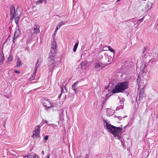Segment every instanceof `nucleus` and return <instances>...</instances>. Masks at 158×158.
<instances>
[{"mask_svg": "<svg viewBox=\"0 0 158 158\" xmlns=\"http://www.w3.org/2000/svg\"><path fill=\"white\" fill-rule=\"evenodd\" d=\"M78 43H76L74 45L73 49V51L75 52L76 51L78 47Z\"/></svg>", "mask_w": 158, "mask_h": 158, "instance_id": "23", "label": "nucleus"}, {"mask_svg": "<svg viewBox=\"0 0 158 158\" xmlns=\"http://www.w3.org/2000/svg\"><path fill=\"white\" fill-rule=\"evenodd\" d=\"M10 19L13 20L15 17V22L17 25L19 19V17L22 12V9L20 6L17 7L15 10V7L12 6L10 7Z\"/></svg>", "mask_w": 158, "mask_h": 158, "instance_id": "2", "label": "nucleus"}, {"mask_svg": "<svg viewBox=\"0 0 158 158\" xmlns=\"http://www.w3.org/2000/svg\"><path fill=\"white\" fill-rule=\"evenodd\" d=\"M104 121L105 122L104 125L106 126L110 132L112 133L115 139H120L122 141V140L120 139L122 131L123 130L122 127H117L111 125L107 123L106 120H104Z\"/></svg>", "mask_w": 158, "mask_h": 158, "instance_id": "1", "label": "nucleus"}, {"mask_svg": "<svg viewBox=\"0 0 158 158\" xmlns=\"http://www.w3.org/2000/svg\"><path fill=\"white\" fill-rule=\"evenodd\" d=\"M112 114H113V113H112L111 114V115H112Z\"/></svg>", "mask_w": 158, "mask_h": 158, "instance_id": "45", "label": "nucleus"}, {"mask_svg": "<svg viewBox=\"0 0 158 158\" xmlns=\"http://www.w3.org/2000/svg\"><path fill=\"white\" fill-rule=\"evenodd\" d=\"M14 38V39H13V42L14 43L15 42V38Z\"/></svg>", "mask_w": 158, "mask_h": 158, "instance_id": "36", "label": "nucleus"}, {"mask_svg": "<svg viewBox=\"0 0 158 158\" xmlns=\"http://www.w3.org/2000/svg\"><path fill=\"white\" fill-rule=\"evenodd\" d=\"M51 49L52 50L56 51V43L55 41L52 42L51 44Z\"/></svg>", "mask_w": 158, "mask_h": 158, "instance_id": "10", "label": "nucleus"}, {"mask_svg": "<svg viewBox=\"0 0 158 158\" xmlns=\"http://www.w3.org/2000/svg\"><path fill=\"white\" fill-rule=\"evenodd\" d=\"M42 103L47 108H49L52 106L50 102L47 100H43L42 102Z\"/></svg>", "mask_w": 158, "mask_h": 158, "instance_id": "7", "label": "nucleus"}, {"mask_svg": "<svg viewBox=\"0 0 158 158\" xmlns=\"http://www.w3.org/2000/svg\"><path fill=\"white\" fill-rule=\"evenodd\" d=\"M109 47H104L103 48V51L109 50Z\"/></svg>", "mask_w": 158, "mask_h": 158, "instance_id": "28", "label": "nucleus"}, {"mask_svg": "<svg viewBox=\"0 0 158 158\" xmlns=\"http://www.w3.org/2000/svg\"><path fill=\"white\" fill-rule=\"evenodd\" d=\"M42 154H43V155L44 154V151H43L42 152Z\"/></svg>", "mask_w": 158, "mask_h": 158, "instance_id": "37", "label": "nucleus"}, {"mask_svg": "<svg viewBox=\"0 0 158 158\" xmlns=\"http://www.w3.org/2000/svg\"><path fill=\"white\" fill-rule=\"evenodd\" d=\"M56 52L57 51L51 50L49 53L48 59H54V57Z\"/></svg>", "mask_w": 158, "mask_h": 158, "instance_id": "6", "label": "nucleus"}, {"mask_svg": "<svg viewBox=\"0 0 158 158\" xmlns=\"http://www.w3.org/2000/svg\"><path fill=\"white\" fill-rule=\"evenodd\" d=\"M144 94V90H143V88L142 89H141L139 95V99H141L142 98L143 95Z\"/></svg>", "mask_w": 158, "mask_h": 158, "instance_id": "15", "label": "nucleus"}, {"mask_svg": "<svg viewBox=\"0 0 158 158\" xmlns=\"http://www.w3.org/2000/svg\"><path fill=\"white\" fill-rule=\"evenodd\" d=\"M43 2L44 4H46L47 3L46 0H38L37 1L36 4V5L40 4L42 3Z\"/></svg>", "mask_w": 158, "mask_h": 158, "instance_id": "16", "label": "nucleus"}, {"mask_svg": "<svg viewBox=\"0 0 158 158\" xmlns=\"http://www.w3.org/2000/svg\"><path fill=\"white\" fill-rule=\"evenodd\" d=\"M19 30H17L15 31L14 34V38H17L19 35Z\"/></svg>", "mask_w": 158, "mask_h": 158, "instance_id": "21", "label": "nucleus"}, {"mask_svg": "<svg viewBox=\"0 0 158 158\" xmlns=\"http://www.w3.org/2000/svg\"><path fill=\"white\" fill-rule=\"evenodd\" d=\"M40 26L38 25H35L32 27L31 32L32 34H37L40 32Z\"/></svg>", "mask_w": 158, "mask_h": 158, "instance_id": "4", "label": "nucleus"}, {"mask_svg": "<svg viewBox=\"0 0 158 158\" xmlns=\"http://www.w3.org/2000/svg\"><path fill=\"white\" fill-rule=\"evenodd\" d=\"M77 158H82V157L81 156H79ZM85 158H89V156L88 155H86Z\"/></svg>", "mask_w": 158, "mask_h": 158, "instance_id": "30", "label": "nucleus"}, {"mask_svg": "<svg viewBox=\"0 0 158 158\" xmlns=\"http://www.w3.org/2000/svg\"><path fill=\"white\" fill-rule=\"evenodd\" d=\"M121 0H117V2H118V1H120Z\"/></svg>", "mask_w": 158, "mask_h": 158, "instance_id": "40", "label": "nucleus"}, {"mask_svg": "<svg viewBox=\"0 0 158 158\" xmlns=\"http://www.w3.org/2000/svg\"><path fill=\"white\" fill-rule=\"evenodd\" d=\"M146 48L145 47L144 48H143V53H144L146 51Z\"/></svg>", "mask_w": 158, "mask_h": 158, "instance_id": "34", "label": "nucleus"}, {"mask_svg": "<svg viewBox=\"0 0 158 158\" xmlns=\"http://www.w3.org/2000/svg\"><path fill=\"white\" fill-rule=\"evenodd\" d=\"M45 123H47V121H45Z\"/></svg>", "mask_w": 158, "mask_h": 158, "instance_id": "43", "label": "nucleus"}, {"mask_svg": "<svg viewBox=\"0 0 158 158\" xmlns=\"http://www.w3.org/2000/svg\"><path fill=\"white\" fill-rule=\"evenodd\" d=\"M35 74L36 73H35L34 71L33 74H32L31 77L29 78L30 81H32L35 78Z\"/></svg>", "mask_w": 158, "mask_h": 158, "instance_id": "20", "label": "nucleus"}, {"mask_svg": "<svg viewBox=\"0 0 158 158\" xmlns=\"http://www.w3.org/2000/svg\"><path fill=\"white\" fill-rule=\"evenodd\" d=\"M109 111H110V110H108L107 111V113H108V112H109Z\"/></svg>", "mask_w": 158, "mask_h": 158, "instance_id": "42", "label": "nucleus"}, {"mask_svg": "<svg viewBox=\"0 0 158 158\" xmlns=\"http://www.w3.org/2000/svg\"><path fill=\"white\" fill-rule=\"evenodd\" d=\"M78 81L76 82L74 84L72 85V89L75 92H76V89H75V86L77 84Z\"/></svg>", "mask_w": 158, "mask_h": 158, "instance_id": "18", "label": "nucleus"}, {"mask_svg": "<svg viewBox=\"0 0 158 158\" xmlns=\"http://www.w3.org/2000/svg\"><path fill=\"white\" fill-rule=\"evenodd\" d=\"M102 63L100 62H97L95 64V68L98 69L99 70L101 69L102 68Z\"/></svg>", "mask_w": 158, "mask_h": 158, "instance_id": "11", "label": "nucleus"}, {"mask_svg": "<svg viewBox=\"0 0 158 158\" xmlns=\"http://www.w3.org/2000/svg\"><path fill=\"white\" fill-rule=\"evenodd\" d=\"M21 61L20 60L19 58H18L17 62V67H20L21 65Z\"/></svg>", "mask_w": 158, "mask_h": 158, "instance_id": "19", "label": "nucleus"}, {"mask_svg": "<svg viewBox=\"0 0 158 158\" xmlns=\"http://www.w3.org/2000/svg\"><path fill=\"white\" fill-rule=\"evenodd\" d=\"M24 158H31L30 157V156H26L24 157Z\"/></svg>", "mask_w": 158, "mask_h": 158, "instance_id": "35", "label": "nucleus"}, {"mask_svg": "<svg viewBox=\"0 0 158 158\" xmlns=\"http://www.w3.org/2000/svg\"><path fill=\"white\" fill-rule=\"evenodd\" d=\"M64 23L63 21H61L59 23L56 28V31L59 28L64 25Z\"/></svg>", "mask_w": 158, "mask_h": 158, "instance_id": "12", "label": "nucleus"}, {"mask_svg": "<svg viewBox=\"0 0 158 158\" xmlns=\"http://www.w3.org/2000/svg\"><path fill=\"white\" fill-rule=\"evenodd\" d=\"M88 63V62L87 61H85L84 62H82L81 63V67H82L83 66H85V65H86Z\"/></svg>", "mask_w": 158, "mask_h": 158, "instance_id": "24", "label": "nucleus"}, {"mask_svg": "<svg viewBox=\"0 0 158 158\" xmlns=\"http://www.w3.org/2000/svg\"><path fill=\"white\" fill-rule=\"evenodd\" d=\"M144 19V17H143L142 19H138L137 21V22L138 23V25H139V21L142 22L143 21V19Z\"/></svg>", "mask_w": 158, "mask_h": 158, "instance_id": "26", "label": "nucleus"}, {"mask_svg": "<svg viewBox=\"0 0 158 158\" xmlns=\"http://www.w3.org/2000/svg\"><path fill=\"white\" fill-rule=\"evenodd\" d=\"M1 58L0 59V64H2V62L4 61V57L3 54H1Z\"/></svg>", "mask_w": 158, "mask_h": 158, "instance_id": "22", "label": "nucleus"}, {"mask_svg": "<svg viewBox=\"0 0 158 158\" xmlns=\"http://www.w3.org/2000/svg\"><path fill=\"white\" fill-rule=\"evenodd\" d=\"M109 51H110V52H113V53H114V54H115V51H114V50L113 49V48H110V47H109Z\"/></svg>", "mask_w": 158, "mask_h": 158, "instance_id": "25", "label": "nucleus"}, {"mask_svg": "<svg viewBox=\"0 0 158 158\" xmlns=\"http://www.w3.org/2000/svg\"><path fill=\"white\" fill-rule=\"evenodd\" d=\"M153 5L152 0H148L146 5V8L147 10H149L152 7Z\"/></svg>", "mask_w": 158, "mask_h": 158, "instance_id": "9", "label": "nucleus"}, {"mask_svg": "<svg viewBox=\"0 0 158 158\" xmlns=\"http://www.w3.org/2000/svg\"><path fill=\"white\" fill-rule=\"evenodd\" d=\"M131 21L134 23V24L135 25L136 24V23H137V21L135 19H131Z\"/></svg>", "mask_w": 158, "mask_h": 158, "instance_id": "29", "label": "nucleus"}, {"mask_svg": "<svg viewBox=\"0 0 158 158\" xmlns=\"http://www.w3.org/2000/svg\"><path fill=\"white\" fill-rule=\"evenodd\" d=\"M48 136L46 135L44 137V139L45 140H47L48 139Z\"/></svg>", "mask_w": 158, "mask_h": 158, "instance_id": "31", "label": "nucleus"}, {"mask_svg": "<svg viewBox=\"0 0 158 158\" xmlns=\"http://www.w3.org/2000/svg\"><path fill=\"white\" fill-rule=\"evenodd\" d=\"M50 155H48L47 158H49Z\"/></svg>", "mask_w": 158, "mask_h": 158, "instance_id": "38", "label": "nucleus"}, {"mask_svg": "<svg viewBox=\"0 0 158 158\" xmlns=\"http://www.w3.org/2000/svg\"><path fill=\"white\" fill-rule=\"evenodd\" d=\"M14 72L17 73H20V72L18 70H15L14 71Z\"/></svg>", "mask_w": 158, "mask_h": 158, "instance_id": "32", "label": "nucleus"}, {"mask_svg": "<svg viewBox=\"0 0 158 158\" xmlns=\"http://www.w3.org/2000/svg\"><path fill=\"white\" fill-rule=\"evenodd\" d=\"M61 87V93H62L63 92V88L62 87ZM61 94H60V95L59 96V98H60V97Z\"/></svg>", "mask_w": 158, "mask_h": 158, "instance_id": "33", "label": "nucleus"}, {"mask_svg": "<svg viewBox=\"0 0 158 158\" xmlns=\"http://www.w3.org/2000/svg\"><path fill=\"white\" fill-rule=\"evenodd\" d=\"M121 117H118V118L119 119H121Z\"/></svg>", "mask_w": 158, "mask_h": 158, "instance_id": "41", "label": "nucleus"}, {"mask_svg": "<svg viewBox=\"0 0 158 158\" xmlns=\"http://www.w3.org/2000/svg\"><path fill=\"white\" fill-rule=\"evenodd\" d=\"M13 59V57L10 55H9L8 58V60L11 61Z\"/></svg>", "mask_w": 158, "mask_h": 158, "instance_id": "27", "label": "nucleus"}, {"mask_svg": "<svg viewBox=\"0 0 158 158\" xmlns=\"http://www.w3.org/2000/svg\"><path fill=\"white\" fill-rule=\"evenodd\" d=\"M40 63L39 62V60H38L37 62L36 63L35 67L34 69V71L35 73H36L37 70V69L38 68L39 66V65L40 64Z\"/></svg>", "mask_w": 158, "mask_h": 158, "instance_id": "13", "label": "nucleus"}, {"mask_svg": "<svg viewBox=\"0 0 158 158\" xmlns=\"http://www.w3.org/2000/svg\"><path fill=\"white\" fill-rule=\"evenodd\" d=\"M128 87V83L127 81L122 82L118 83L112 90V93L110 92L106 95V97L108 98L112 95V94H115L123 92L124 90Z\"/></svg>", "mask_w": 158, "mask_h": 158, "instance_id": "3", "label": "nucleus"}, {"mask_svg": "<svg viewBox=\"0 0 158 158\" xmlns=\"http://www.w3.org/2000/svg\"><path fill=\"white\" fill-rule=\"evenodd\" d=\"M40 125H37L36 127H35V131L33 132L40 134Z\"/></svg>", "mask_w": 158, "mask_h": 158, "instance_id": "14", "label": "nucleus"}, {"mask_svg": "<svg viewBox=\"0 0 158 158\" xmlns=\"http://www.w3.org/2000/svg\"><path fill=\"white\" fill-rule=\"evenodd\" d=\"M56 30H55V32L54 33V35H55V34L56 33Z\"/></svg>", "mask_w": 158, "mask_h": 158, "instance_id": "39", "label": "nucleus"}, {"mask_svg": "<svg viewBox=\"0 0 158 158\" xmlns=\"http://www.w3.org/2000/svg\"><path fill=\"white\" fill-rule=\"evenodd\" d=\"M137 82L138 84V88L140 89L141 86H144L143 80L142 81L141 78L138 76L137 79Z\"/></svg>", "mask_w": 158, "mask_h": 158, "instance_id": "8", "label": "nucleus"}, {"mask_svg": "<svg viewBox=\"0 0 158 158\" xmlns=\"http://www.w3.org/2000/svg\"><path fill=\"white\" fill-rule=\"evenodd\" d=\"M48 67L50 70H52L56 65L54 59H48Z\"/></svg>", "mask_w": 158, "mask_h": 158, "instance_id": "5", "label": "nucleus"}, {"mask_svg": "<svg viewBox=\"0 0 158 158\" xmlns=\"http://www.w3.org/2000/svg\"><path fill=\"white\" fill-rule=\"evenodd\" d=\"M142 1H146V0H142Z\"/></svg>", "mask_w": 158, "mask_h": 158, "instance_id": "44", "label": "nucleus"}, {"mask_svg": "<svg viewBox=\"0 0 158 158\" xmlns=\"http://www.w3.org/2000/svg\"><path fill=\"white\" fill-rule=\"evenodd\" d=\"M39 133L33 132L31 135V137L33 138H39L40 137Z\"/></svg>", "mask_w": 158, "mask_h": 158, "instance_id": "17", "label": "nucleus"}]
</instances>
